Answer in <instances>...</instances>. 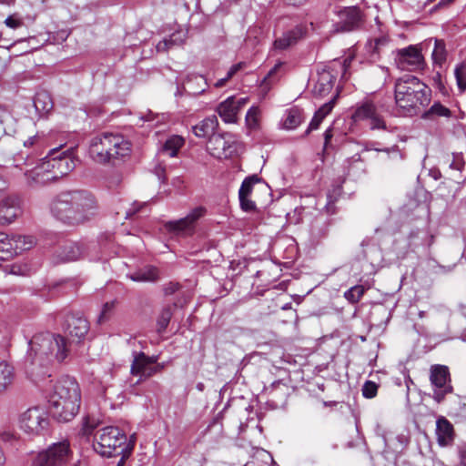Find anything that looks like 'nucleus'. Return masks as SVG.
Instances as JSON below:
<instances>
[{"label": "nucleus", "mask_w": 466, "mask_h": 466, "mask_svg": "<svg viewBox=\"0 0 466 466\" xmlns=\"http://www.w3.org/2000/svg\"><path fill=\"white\" fill-rule=\"evenodd\" d=\"M27 361L30 362L26 372L39 387L51 375L47 366L54 360L62 362L68 355L66 339L61 335L43 332L35 335L28 341Z\"/></svg>", "instance_id": "f257e3e1"}, {"label": "nucleus", "mask_w": 466, "mask_h": 466, "mask_svg": "<svg viewBox=\"0 0 466 466\" xmlns=\"http://www.w3.org/2000/svg\"><path fill=\"white\" fill-rule=\"evenodd\" d=\"M244 66V63L240 62L233 65L227 73V78L230 79L234 75H236L242 67Z\"/></svg>", "instance_id": "052dcab7"}, {"label": "nucleus", "mask_w": 466, "mask_h": 466, "mask_svg": "<svg viewBox=\"0 0 466 466\" xmlns=\"http://www.w3.org/2000/svg\"><path fill=\"white\" fill-rule=\"evenodd\" d=\"M337 15L339 20L333 25L337 33L354 31L360 28L363 22V14L356 5L343 7L338 11Z\"/></svg>", "instance_id": "9b49d317"}, {"label": "nucleus", "mask_w": 466, "mask_h": 466, "mask_svg": "<svg viewBox=\"0 0 466 466\" xmlns=\"http://www.w3.org/2000/svg\"><path fill=\"white\" fill-rule=\"evenodd\" d=\"M431 93V89L414 76L407 75L395 82L396 105L405 110L428 106Z\"/></svg>", "instance_id": "20e7f679"}, {"label": "nucleus", "mask_w": 466, "mask_h": 466, "mask_svg": "<svg viewBox=\"0 0 466 466\" xmlns=\"http://www.w3.org/2000/svg\"><path fill=\"white\" fill-rule=\"evenodd\" d=\"M12 239L16 255L30 249L35 244V238L32 236L13 235Z\"/></svg>", "instance_id": "f704fd0d"}, {"label": "nucleus", "mask_w": 466, "mask_h": 466, "mask_svg": "<svg viewBox=\"0 0 466 466\" xmlns=\"http://www.w3.org/2000/svg\"><path fill=\"white\" fill-rule=\"evenodd\" d=\"M101 136L106 152L110 153L108 162L126 157L130 153V143L123 136L113 133H104Z\"/></svg>", "instance_id": "dca6fc26"}, {"label": "nucleus", "mask_w": 466, "mask_h": 466, "mask_svg": "<svg viewBox=\"0 0 466 466\" xmlns=\"http://www.w3.org/2000/svg\"><path fill=\"white\" fill-rule=\"evenodd\" d=\"M23 213L22 201L18 196L10 195L0 200V225L12 224Z\"/></svg>", "instance_id": "f3484780"}, {"label": "nucleus", "mask_w": 466, "mask_h": 466, "mask_svg": "<svg viewBox=\"0 0 466 466\" xmlns=\"http://www.w3.org/2000/svg\"><path fill=\"white\" fill-rule=\"evenodd\" d=\"M146 203H139V202H134L132 204V207L127 211L126 213V218H130L133 215L137 213Z\"/></svg>", "instance_id": "864d4df0"}, {"label": "nucleus", "mask_w": 466, "mask_h": 466, "mask_svg": "<svg viewBox=\"0 0 466 466\" xmlns=\"http://www.w3.org/2000/svg\"><path fill=\"white\" fill-rule=\"evenodd\" d=\"M128 278L136 282H155L158 279V269L147 266L129 274Z\"/></svg>", "instance_id": "cd10ccee"}, {"label": "nucleus", "mask_w": 466, "mask_h": 466, "mask_svg": "<svg viewBox=\"0 0 466 466\" xmlns=\"http://www.w3.org/2000/svg\"><path fill=\"white\" fill-rule=\"evenodd\" d=\"M370 127L372 129H375V128H382V129H384L385 128V122H384L383 118H379V117L371 118Z\"/></svg>", "instance_id": "680f3d73"}, {"label": "nucleus", "mask_w": 466, "mask_h": 466, "mask_svg": "<svg viewBox=\"0 0 466 466\" xmlns=\"http://www.w3.org/2000/svg\"><path fill=\"white\" fill-rule=\"evenodd\" d=\"M245 123L249 131L258 128L259 118H245Z\"/></svg>", "instance_id": "bf43d9fd"}, {"label": "nucleus", "mask_w": 466, "mask_h": 466, "mask_svg": "<svg viewBox=\"0 0 466 466\" xmlns=\"http://www.w3.org/2000/svg\"><path fill=\"white\" fill-rule=\"evenodd\" d=\"M245 466H276L272 455L264 449H256L252 460Z\"/></svg>", "instance_id": "c756f323"}, {"label": "nucleus", "mask_w": 466, "mask_h": 466, "mask_svg": "<svg viewBox=\"0 0 466 466\" xmlns=\"http://www.w3.org/2000/svg\"><path fill=\"white\" fill-rule=\"evenodd\" d=\"M301 124V118H284L280 121L279 127L282 129L293 130Z\"/></svg>", "instance_id": "09e8293b"}, {"label": "nucleus", "mask_w": 466, "mask_h": 466, "mask_svg": "<svg viewBox=\"0 0 466 466\" xmlns=\"http://www.w3.org/2000/svg\"><path fill=\"white\" fill-rule=\"evenodd\" d=\"M5 24L6 26L10 27V28H13V29H15V28H18L22 25V21L19 20V19H15L14 18L12 15H9L5 20Z\"/></svg>", "instance_id": "5fc2aeb1"}, {"label": "nucleus", "mask_w": 466, "mask_h": 466, "mask_svg": "<svg viewBox=\"0 0 466 466\" xmlns=\"http://www.w3.org/2000/svg\"><path fill=\"white\" fill-rule=\"evenodd\" d=\"M176 306V303H174L173 306L168 305L161 309L159 316L157 319V331L158 334H162L166 331L170 322V319L173 316V308H175Z\"/></svg>", "instance_id": "473e14b6"}, {"label": "nucleus", "mask_w": 466, "mask_h": 466, "mask_svg": "<svg viewBox=\"0 0 466 466\" xmlns=\"http://www.w3.org/2000/svg\"><path fill=\"white\" fill-rule=\"evenodd\" d=\"M260 181L258 175H252L246 177L239 187L238 196H250L253 187L256 183Z\"/></svg>", "instance_id": "4c0bfd02"}, {"label": "nucleus", "mask_w": 466, "mask_h": 466, "mask_svg": "<svg viewBox=\"0 0 466 466\" xmlns=\"http://www.w3.org/2000/svg\"><path fill=\"white\" fill-rule=\"evenodd\" d=\"M453 2H454V0H440V2L435 6V8H444V7H447V6L451 5Z\"/></svg>", "instance_id": "338daca9"}, {"label": "nucleus", "mask_w": 466, "mask_h": 466, "mask_svg": "<svg viewBox=\"0 0 466 466\" xmlns=\"http://www.w3.org/2000/svg\"><path fill=\"white\" fill-rule=\"evenodd\" d=\"M321 450L319 441L310 440L303 448L304 460L311 464L317 463Z\"/></svg>", "instance_id": "2f4dec72"}, {"label": "nucleus", "mask_w": 466, "mask_h": 466, "mask_svg": "<svg viewBox=\"0 0 466 466\" xmlns=\"http://www.w3.org/2000/svg\"><path fill=\"white\" fill-rule=\"evenodd\" d=\"M384 113L383 104L376 97H365L358 102L351 116H380Z\"/></svg>", "instance_id": "412c9836"}, {"label": "nucleus", "mask_w": 466, "mask_h": 466, "mask_svg": "<svg viewBox=\"0 0 466 466\" xmlns=\"http://www.w3.org/2000/svg\"><path fill=\"white\" fill-rule=\"evenodd\" d=\"M450 110L440 103H434L421 116H449Z\"/></svg>", "instance_id": "a19ab883"}, {"label": "nucleus", "mask_w": 466, "mask_h": 466, "mask_svg": "<svg viewBox=\"0 0 466 466\" xmlns=\"http://www.w3.org/2000/svg\"><path fill=\"white\" fill-rule=\"evenodd\" d=\"M17 118H0V126L5 135L13 136L16 133Z\"/></svg>", "instance_id": "c03bdc74"}, {"label": "nucleus", "mask_w": 466, "mask_h": 466, "mask_svg": "<svg viewBox=\"0 0 466 466\" xmlns=\"http://www.w3.org/2000/svg\"><path fill=\"white\" fill-rule=\"evenodd\" d=\"M25 176L30 187L44 186L56 180V177L52 175L50 165L46 161L25 172Z\"/></svg>", "instance_id": "6ab92c4d"}, {"label": "nucleus", "mask_w": 466, "mask_h": 466, "mask_svg": "<svg viewBox=\"0 0 466 466\" xmlns=\"http://www.w3.org/2000/svg\"><path fill=\"white\" fill-rule=\"evenodd\" d=\"M19 424L25 432L39 435L47 429L49 420L43 409L32 407L20 415Z\"/></svg>", "instance_id": "1a4fd4ad"}, {"label": "nucleus", "mask_w": 466, "mask_h": 466, "mask_svg": "<svg viewBox=\"0 0 466 466\" xmlns=\"http://www.w3.org/2000/svg\"><path fill=\"white\" fill-rule=\"evenodd\" d=\"M93 447L101 456L112 457L130 451L133 443L127 442V435L118 427L107 426L96 432Z\"/></svg>", "instance_id": "39448f33"}, {"label": "nucleus", "mask_w": 466, "mask_h": 466, "mask_svg": "<svg viewBox=\"0 0 466 466\" xmlns=\"http://www.w3.org/2000/svg\"><path fill=\"white\" fill-rule=\"evenodd\" d=\"M185 140L182 137L173 135L169 137L159 147L157 151V159L153 167V173L157 177L162 184L167 183V166L161 157H175L177 156L179 150L184 146Z\"/></svg>", "instance_id": "423d86ee"}, {"label": "nucleus", "mask_w": 466, "mask_h": 466, "mask_svg": "<svg viewBox=\"0 0 466 466\" xmlns=\"http://www.w3.org/2000/svg\"><path fill=\"white\" fill-rule=\"evenodd\" d=\"M286 113H287V116H291V117L301 116L302 115H304L303 110L297 106H293L289 107V109H287Z\"/></svg>", "instance_id": "13d9d810"}, {"label": "nucleus", "mask_w": 466, "mask_h": 466, "mask_svg": "<svg viewBox=\"0 0 466 466\" xmlns=\"http://www.w3.org/2000/svg\"><path fill=\"white\" fill-rule=\"evenodd\" d=\"M206 213V208L197 207L185 218L165 222L164 228L167 232L176 236L190 235L194 232L197 221L204 217Z\"/></svg>", "instance_id": "9d476101"}, {"label": "nucleus", "mask_w": 466, "mask_h": 466, "mask_svg": "<svg viewBox=\"0 0 466 466\" xmlns=\"http://www.w3.org/2000/svg\"><path fill=\"white\" fill-rule=\"evenodd\" d=\"M339 91H337L336 94H334L328 102L319 106V108L314 112L313 116H327L328 115L331 114L332 109L337 103Z\"/></svg>", "instance_id": "c9c22d12"}, {"label": "nucleus", "mask_w": 466, "mask_h": 466, "mask_svg": "<svg viewBox=\"0 0 466 466\" xmlns=\"http://www.w3.org/2000/svg\"><path fill=\"white\" fill-rule=\"evenodd\" d=\"M84 255V247L76 242L65 244L61 248L59 257L63 261H74L80 258Z\"/></svg>", "instance_id": "bb28decb"}, {"label": "nucleus", "mask_w": 466, "mask_h": 466, "mask_svg": "<svg viewBox=\"0 0 466 466\" xmlns=\"http://www.w3.org/2000/svg\"><path fill=\"white\" fill-rule=\"evenodd\" d=\"M115 306H116V300L106 302L103 305L101 312L97 319V322L99 324L105 323L106 321H107L109 319V318L111 317V315L114 311Z\"/></svg>", "instance_id": "79ce46f5"}, {"label": "nucleus", "mask_w": 466, "mask_h": 466, "mask_svg": "<svg viewBox=\"0 0 466 466\" xmlns=\"http://www.w3.org/2000/svg\"><path fill=\"white\" fill-rule=\"evenodd\" d=\"M132 355H136L141 360H145L148 364L156 365L157 363L158 356L153 355V356H147L143 351L137 352L133 351Z\"/></svg>", "instance_id": "603ef678"}, {"label": "nucleus", "mask_w": 466, "mask_h": 466, "mask_svg": "<svg viewBox=\"0 0 466 466\" xmlns=\"http://www.w3.org/2000/svg\"><path fill=\"white\" fill-rule=\"evenodd\" d=\"M218 126V118H203L199 123L192 126L194 134L198 137H208L215 136Z\"/></svg>", "instance_id": "a878e982"}, {"label": "nucleus", "mask_w": 466, "mask_h": 466, "mask_svg": "<svg viewBox=\"0 0 466 466\" xmlns=\"http://www.w3.org/2000/svg\"><path fill=\"white\" fill-rule=\"evenodd\" d=\"M378 392V385L374 381L367 380L362 386V395L367 399L374 398Z\"/></svg>", "instance_id": "a18cd8bd"}, {"label": "nucleus", "mask_w": 466, "mask_h": 466, "mask_svg": "<svg viewBox=\"0 0 466 466\" xmlns=\"http://www.w3.org/2000/svg\"><path fill=\"white\" fill-rule=\"evenodd\" d=\"M365 292V289L363 286L356 285L349 289L345 293L344 297L347 300L351 303L358 302Z\"/></svg>", "instance_id": "ea45409f"}, {"label": "nucleus", "mask_w": 466, "mask_h": 466, "mask_svg": "<svg viewBox=\"0 0 466 466\" xmlns=\"http://www.w3.org/2000/svg\"><path fill=\"white\" fill-rule=\"evenodd\" d=\"M453 159L451 163L450 164V167L452 169H456L459 171H461L464 167L465 161L463 159L461 153H453Z\"/></svg>", "instance_id": "8fccbe9b"}, {"label": "nucleus", "mask_w": 466, "mask_h": 466, "mask_svg": "<svg viewBox=\"0 0 466 466\" xmlns=\"http://www.w3.org/2000/svg\"><path fill=\"white\" fill-rule=\"evenodd\" d=\"M395 64L402 71H415L423 66V56L420 51L414 46L397 50Z\"/></svg>", "instance_id": "ddd939ff"}, {"label": "nucleus", "mask_w": 466, "mask_h": 466, "mask_svg": "<svg viewBox=\"0 0 466 466\" xmlns=\"http://www.w3.org/2000/svg\"><path fill=\"white\" fill-rule=\"evenodd\" d=\"M16 256L12 236L9 237L5 233H0V260H8Z\"/></svg>", "instance_id": "7c9ffc66"}, {"label": "nucleus", "mask_w": 466, "mask_h": 466, "mask_svg": "<svg viewBox=\"0 0 466 466\" xmlns=\"http://www.w3.org/2000/svg\"><path fill=\"white\" fill-rule=\"evenodd\" d=\"M130 373L134 376H139V380H145L155 375L154 365L148 364L137 356L133 355Z\"/></svg>", "instance_id": "393cba45"}, {"label": "nucleus", "mask_w": 466, "mask_h": 466, "mask_svg": "<svg viewBox=\"0 0 466 466\" xmlns=\"http://www.w3.org/2000/svg\"><path fill=\"white\" fill-rule=\"evenodd\" d=\"M332 136H333V135H332V130H331V128L329 127V128H328V129L325 131V133H324V140H325V141H324V147H325L328 146V144H329V140L331 139Z\"/></svg>", "instance_id": "69168bd1"}, {"label": "nucleus", "mask_w": 466, "mask_h": 466, "mask_svg": "<svg viewBox=\"0 0 466 466\" xmlns=\"http://www.w3.org/2000/svg\"><path fill=\"white\" fill-rule=\"evenodd\" d=\"M51 212L65 224H83L98 213V204L94 195L86 190L64 192L51 204Z\"/></svg>", "instance_id": "f03ea898"}, {"label": "nucleus", "mask_w": 466, "mask_h": 466, "mask_svg": "<svg viewBox=\"0 0 466 466\" xmlns=\"http://www.w3.org/2000/svg\"><path fill=\"white\" fill-rule=\"evenodd\" d=\"M34 106L40 115L47 114L53 107L50 96L46 92H40L35 95Z\"/></svg>", "instance_id": "72a5a7b5"}, {"label": "nucleus", "mask_w": 466, "mask_h": 466, "mask_svg": "<svg viewBox=\"0 0 466 466\" xmlns=\"http://www.w3.org/2000/svg\"><path fill=\"white\" fill-rule=\"evenodd\" d=\"M48 403L50 413L57 421L72 420L78 413L81 403V390L77 381L70 376L62 377L55 384Z\"/></svg>", "instance_id": "7ed1b4c3"}, {"label": "nucleus", "mask_w": 466, "mask_h": 466, "mask_svg": "<svg viewBox=\"0 0 466 466\" xmlns=\"http://www.w3.org/2000/svg\"><path fill=\"white\" fill-rule=\"evenodd\" d=\"M46 161L50 165L52 175L56 177V180L66 176L76 167L75 160L66 152L52 157Z\"/></svg>", "instance_id": "aec40b11"}, {"label": "nucleus", "mask_w": 466, "mask_h": 466, "mask_svg": "<svg viewBox=\"0 0 466 466\" xmlns=\"http://www.w3.org/2000/svg\"><path fill=\"white\" fill-rule=\"evenodd\" d=\"M173 40L172 39H164L163 41H160L157 45V50L158 52H164V51H167L168 48H170V46L173 45Z\"/></svg>", "instance_id": "4d7b16f0"}, {"label": "nucleus", "mask_w": 466, "mask_h": 466, "mask_svg": "<svg viewBox=\"0 0 466 466\" xmlns=\"http://www.w3.org/2000/svg\"><path fill=\"white\" fill-rule=\"evenodd\" d=\"M4 270L6 273L17 276H28L31 272V268L26 263H14L12 265H6L4 267Z\"/></svg>", "instance_id": "e433bc0d"}, {"label": "nucleus", "mask_w": 466, "mask_h": 466, "mask_svg": "<svg viewBox=\"0 0 466 466\" xmlns=\"http://www.w3.org/2000/svg\"><path fill=\"white\" fill-rule=\"evenodd\" d=\"M238 143L221 135H215L208 139L207 149L218 159H228L238 152Z\"/></svg>", "instance_id": "f8f14e48"}, {"label": "nucleus", "mask_w": 466, "mask_h": 466, "mask_svg": "<svg viewBox=\"0 0 466 466\" xmlns=\"http://www.w3.org/2000/svg\"><path fill=\"white\" fill-rule=\"evenodd\" d=\"M181 289V285L178 282H168L164 285L163 292L165 296H170L176 293L177 290Z\"/></svg>", "instance_id": "3c124183"}, {"label": "nucleus", "mask_w": 466, "mask_h": 466, "mask_svg": "<svg viewBox=\"0 0 466 466\" xmlns=\"http://www.w3.org/2000/svg\"><path fill=\"white\" fill-rule=\"evenodd\" d=\"M246 103V98L236 100L235 97L230 96L219 104L218 113L219 116H237Z\"/></svg>", "instance_id": "5701e85b"}, {"label": "nucleus", "mask_w": 466, "mask_h": 466, "mask_svg": "<svg viewBox=\"0 0 466 466\" xmlns=\"http://www.w3.org/2000/svg\"><path fill=\"white\" fill-rule=\"evenodd\" d=\"M458 88L461 93L466 90V63L458 65L454 70Z\"/></svg>", "instance_id": "58836bf2"}, {"label": "nucleus", "mask_w": 466, "mask_h": 466, "mask_svg": "<svg viewBox=\"0 0 466 466\" xmlns=\"http://www.w3.org/2000/svg\"><path fill=\"white\" fill-rule=\"evenodd\" d=\"M194 83H197V84H200L202 83L204 86H207V82L205 80V78L201 76H193L192 78L188 79L187 84H186V89L192 93V94H201L202 92H204L205 88L202 87L201 89L199 90H195L193 87H192V85Z\"/></svg>", "instance_id": "49530a36"}, {"label": "nucleus", "mask_w": 466, "mask_h": 466, "mask_svg": "<svg viewBox=\"0 0 466 466\" xmlns=\"http://www.w3.org/2000/svg\"><path fill=\"white\" fill-rule=\"evenodd\" d=\"M338 70L333 66H325L318 70L316 78H312V94L314 96L322 97L329 94L337 80Z\"/></svg>", "instance_id": "4468645a"}, {"label": "nucleus", "mask_w": 466, "mask_h": 466, "mask_svg": "<svg viewBox=\"0 0 466 466\" xmlns=\"http://www.w3.org/2000/svg\"><path fill=\"white\" fill-rule=\"evenodd\" d=\"M240 208L243 211L251 212L256 209V204L249 198V196H238Z\"/></svg>", "instance_id": "de8ad7c7"}, {"label": "nucleus", "mask_w": 466, "mask_h": 466, "mask_svg": "<svg viewBox=\"0 0 466 466\" xmlns=\"http://www.w3.org/2000/svg\"><path fill=\"white\" fill-rule=\"evenodd\" d=\"M436 436L440 446H447L453 441V426L445 417L436 421Z\"/></svg>", "instance_id": "4be33fe9"}, {"label": "nucleus", "mask_w": 466, "mask_h": 466, "mask_svg": "<svg viewBox=\"0 0 466 466\" xmlns=\"http://www.w3.org/2000/svg\"><path fill=\"white\" fill-rule=\"evenodd\" d=\"M71 455L69 442L54 443L35 457L34 466H64Z\"/></svg>", "instance_id": "0eeeda50"}, {"label": "nucleus", "mask_w": 466, "mask_h": 466, "mask_svg": "<svg viewBox=\"0 0 466 466\" xmlns=\"http://www.w3.org/2000/svg\"><path fill=\"white\" fill-rule=\"evenodd\" d=\"M288 5L293 6H299L303 5L307 0H284Z\"/></svg>", "instance_id": "774afa93"}, {"label": "nucleus", "mask_w": 466, "mask_h": 466, "mask_svg": "<svg viewBox=\"0 0 466 466\" xmlns=\"http://www.w3.org/2000/svg\"><path fill=\"white\" fill-rule=\"evenodd\" d=\"M459 466H466V445L459 449Z\"/></svg>", "instance_id": "e2e57ef3"}, {"label": "nucleus", "mask_w": 466, "mask_h": 466, "mask_svg": "<svg viewBox=\"0 0 466 466\" xmlns=\"http://www.w3.org/2000/svg\"><path fill=\"white\" fill-rule=\"evenodd\" d=\"M62 329L73 339L80 341L87 334L89 323L80 313H68L63 318Z\"/></svg>", "instance_id": "2eb2a0df"}, {"label": "nucleus", "mask_w": 466, "mask_h": 466, "mask_svg": "<svg viewBox=\"0 0 466 466\" xmlns=\"http://www.w3.org/2000/svg\"><path fill=\"white\" fill-rule=\"evenodd\" d=\"M306 34L307 26L303 24L297 25L277 38L273 43V47L276 50H286L298 44L299 40L305 37Z\"/></svg>", "instance_id": "a211bd4d"}, {"label": "nucleus", "mask_w": 466, "mask_h": 466, "mask_svg": "<svg viewBox=\"0 0 466 466\" xmlns=\"http://www.w3.org/2000/svg\"><path fill=\"white\" fill-rule=\"evenodd\" d=\"M430 381L433 388L432 398L438 403L443 401L446 395L453 391L450 370L445 365L435 364L431 366Z\"/></svg>", "instance_id": "6e6552de"}, {"label": "nucleus", "mask_w": 466, "mask_h": 466, "mask_svg": "<svg viewBox=\"0 0 466 466\" xmlns=\"http://www.w3.org/2000/svg\"><path fill=\"white\" fill-rule=\"evenodd\" d=\"M88 154L97 163L105 164L108 162L110 153L106 152L102 136H96L90 140Z\"/></svg>", "instance_id": "b1692460"}, {"label": "nucleus", "mask_w": 466, "mask_h": 466, "mask_svg": "<svg viewBox=\"0 0 466 466\" xmlns=\"http://www.w3.org/2000/svg\"><path fill=\"white\" fill-rule=\"evenodd\" d=\"M431 56L434 64L440 66L446 60L445 47L441 42L436 41Z\"/></svg>", "instance_id": "37998d69"}, {"label": "nucleus", "mask_w": 466, "mask_h": 466, "mask_svg": "<svg viewBox=\"0 0 466 466\" xmlns=\"http://www.w3.org/2000/svg\"><path fill=\"white\" fill-rule=\"evenodd\" d=\"M15 370L7 362H0V393L5 392L14 382Z\"/></svg>", "instance_id": "c85d7f7f"}, {"label": "nucleus", "mask_w": 466, "mask_h": 466, "mask_svg": "<svg viewBox=\"0 0 466 466\" xmlns=\"http://www.w3.org/2000/svg\"><path fill=\"white\" fill-rule=\"evenodd\" d=\"M323 118H312L308 128L305 131L304 136L309 135L311 131L316 130L319 127Z\"/></svg>", "instance_id": "6e6d98bb"}, {"label": "nucleus", "mask_w": 466, "mask_h": 466, "mask_svg": "<svg viewBox=\"0 0 466 466\" xmlns=\"http://www.w3.org/2000/svg\"><path fill=\"white\" fill-rule=\"evenodd\" d=\"M260 114L262 111L259 106H253L248 110L245 116H258Z\"/></svg>", "instance_id": "0e129e2a"}]
</instances>
